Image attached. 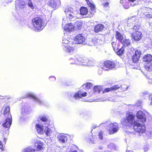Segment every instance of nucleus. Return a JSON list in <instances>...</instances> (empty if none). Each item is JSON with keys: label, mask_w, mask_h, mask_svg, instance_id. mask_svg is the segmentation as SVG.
Returning <instances> with one entry per match:
<instances>
[{"label": "nucleus", "mask_w": 152, "mask_h": 152, "mask_svg": "<svg viewBox=\"0 0 152 152\" xmlns=\"http://www.w3.org/2000/svg\"><path fill=\"white\" fill-rule=\"evenodd\" d=\"M125 1V0H121L120 1V3L121 4L124 3Z\"/></svg>", "instance_id": "nucleus-60"}, {"label": "nucleus", "mask_w": 152, "mask_h": 152, "mask_svg": "<svg viewBox=\"0 0 152 152\" xmlns=\"http://www.w3.org/2000/svg\"><path fill=\"white\" fill-rule=\"evenodd\" d=\"M147 114L149 113L145 111L139 110L137 112L136 116L140 121L144 123L146 121V117Z\"/></svg>", "instance_id": "nucleus-6"}, {"label": "nucleus", "mask_w": 152, "mask_h": 152, "mask_svg": "<svg viewBox=\"0 0 152 152\" xmlns=\"http://www.w3.org/2000/svg\"><path fill=\"white\" fill-rule=\"evenodd\" d=\"M116 38L121 42L123 40L124 38L123 36L118 31L116 32L115 35Z\"/></svg>", "instance_id": "nucleus-31"}, {"label": "nucleus", "mask_w": 152, "mask_h": 152, "mask_svg": "<svg viewBox=\"0 0 152 152\" xmlns=\"http://www.w3.org/2000/svg\"><path fill=\"white\" fill-rule=\"evenodd\" d=\"M88 60V59L86 58L83 59L82 58H81L80 62L82 63L80 64V65H85L84 64H83V62H86V61L85 60Z\"/></svg>", "instance_id": "nucleus-52"}, {"label": "nucleus", "mask_w": 152, "mask_h": 152, "mask_svg": "<svg viewBox=\"0 0 152 152\" xmlns=\"http://www.w3.org/2000/svg\"><path fill=\"white\" fill-rule=\"evenodd\" d=\"M53 129H54V128H51V129L49 128H46V129H45L46 134L48 136H50L53 132Z\"/></svg>", "instance_id": "nucleus-34"}, {"label": "nucleus", "mask_w": 152, "mask_h": 152, "mask_svg": "<svg viewBox=\"0 0 152 152\" xmlns=\"http://www.w3.org/2000/svg\"><path fill=\"white\" fill-rule=\"evenodd\" d=\"M25 2L22 1H16L15 3V7L18 10H22L26 8Z\"/></svg>", "instance_id": "nucleus-16"}, {"label": "nucleus", "mask_w": 152, "mask_h": 152, "mask_svg": "<svg viewBox=\"0 0 152 152\" xmlns=\"http://www.w3.org/2000/svg\"><path fill=\"white\" fill-rule=\"evenodd\" d=\"M128 2L127 3V5H126V4H125V5H124V4L123 5L125 9H127L129 8L130 5L131 6H132L130 5V3H129V1L128 0Z\"/></svg>", "instance_id": "nucleus-43"}, {"label": "nucleus", "mask_w": 152, "mask_h": 152, "mask_svg": "<svg viewBox=\"0 0 152 152\" xmlns=\"http://www.w3.org/2000/svg\"><path fill=\"white\" fill-rule=\"evenodd\" d=\"M43 148L42 146L41 145H38L37 146V149L38 151H40L42 150Z\"/></svg>", "instance_id": "nucleus-50"}, {"label": "nucleus", "mask_w": 152, "mask_h": 152, "mask_svg": "<svg viewBox=\"0 0 152 152\" xmlns=\"http://www.w3.org/2000/svg\"><path fill=\"white\" fill-rule=\"evenodd\" d=\"M75 27L78 29H80L82 25V23L81 21H77L75 23Z\"/></svg>", "instance_id": "nucleus-39"}, {"label": "nucleus", "mask_w": 152, "mask_h": 152, "mask_svg": "<svg viewBox=\"0 0 152 152\" xmlns=\"http://www.w3.org/2000/svg\"><path fill=\"white\" fill-rule=\"evenodd\" d=\"M45 125L37 124L36 125V129L37 132L40 134H42L45 132V129L44 128Z\"/></svg>", "instance_id": "nucleus-21"}, {"label": "nucleus", "mask_w": 152, "mask_h": 152, "mask_svg": "<svg viewBox=\"0 0 152 152\" xmlns=\"http://www.w3.org/2000/svg\"><path fill=\"white\" fill-rule=\"evenodd\" d=\"M32 22L35 30L38 31L42 30L46 24L45 21L40 17H36L34 18Z\"/></svg>", "instance_id": "nucleus-1"}, {"label": "nucleus", "mask_w": 152, "mask_h": 152, "mask_svg": "<svg viewBox=\"0 0 152 152\" xmlns=\"http://www.w3.org/2000/svg\"><path fill=\"white\" fill-rule=\"evenodd\" d=\"M28 5L29 7H30L32 9H33L34 8V6L33 5L32 2L29 1L28 3Z\"/></svg>", "instance_id": "nucleus-48"}, {"label": "nucleus", "mask_w": 152, "mask_h": 152, "mask_svg": "<svg viewBox=\"0 0 152 152\" xmlns=\"http://www.w3.org/2000/svg\"><path fill=\"white\" fill-rule=\"evenodd\" d=\"M104 26L102 24H97L96 25L94 28V31L98 33L102 31L104 29Z\"/></svg>", "instance_id": "nucleus-24"}, {"label": "nucleus", "mask_w": 152, "mask_h": 152, "mask_svg": "<svg viewBox=\"0 0 152 152\" xmlns=\"http://www.w3.org/2000/svg\"><path fill=\"white\" fill-rule=\"evenodd\" d=\"M27 96L33 99L36 103L39 104H43L42 101L40 100L36 97L34 94L32 93H29L27 94Z\"/></svg>", "instance_id": "nucleus-14"}, {"label": "nucleus", "mask_w": 152, "mask_h": 152, "mask_svg": "<svg viewBox=\"0 0 152 152\" xmlns=\"http://www.w3.org/2000/svg\"><path fill=\"white\" fill-rule=\"evenodd\" d=\"M145 95H146L145 93H142L141 94V96H144Z\"/></svg>", "instance_id": "nucleus-61"}, {"label": "nucleus", "mask_w": 152, "mask_h": 152, "mask_svg": "<svg viewBox=\"0 0 152 152\" xmlns=\"http://www.w3.org/2000/svg\"><path fill=\"white\" fill-rule=\"evenodd\" d=\"M89 45V46H94L95 44H97L96 40L95 39L90 40L88 42L86 41V44Z\"/></svg>", "instance_id": "nucleus-38"}, {"label": "nucleus", "mask_w": 152, "mask_h": 152, "mask_svg": "<svg viewBox=\"0 0 152 152\" xmlns=\"http://www.w3.org/2000/svg\"><path fill=\"white\" fill-rule=\"evenodd\" d=\"M102 5L105 8H107L109 7V3L107 1L103 3Z\"/></svg>", "instance_id": "nucleus-45"}, {"label": "nucleus", "mask_w": 152, "mask_h": 152, "mask_svg": "<svg viewBox=\"0 0 152 152\" xmlns=\"http://www.w3.org/2000/svg\"><path fill=\"white\" fill-rule=\"evenodd\" d=\"M4 142L5 143V142L7 140V139H6L5 138H4Z\"/></svg>", "instance_id": "nucleus-63"}, {"label": "nucleus", "mask_w": 152, "mask_h": 152, "mask_svg": "<svg viewBox=\"0 0 152 152\" xmlns=\"http://www.w3.org/2000/svg\"><path fill=\"white\" fill-rule=\"evenodd\" d=\"M118 64V63L117 61H107L104 62V65L101 67L104 70H107L116 67Z\"/></svg>", "instance_id": "nucleus-4"}, {"label": "nucleus", "mask_w": 152, "mask_h": 152, "mask_svg": "<svg viewBox=\"0 0 152 152\" xmlns=\"http://www.w3.org/2000/svg\"><path fill=\"white\" fill-rule=\"evenodd\" d=\"M60 0H50L48 5L54 8H56L60 4Z\"/></svg>", "instance_id": "nucleus-18"}, {"label": "nucleus", "mask_w": 152, "mask_h": 152, "mask_svg": "<svg viewBox=\"0 0 152 152\" xmlns=\"http://www.w3.org/2000/svg\"><path fill=\"white\" fill-rule=\"evenodd\" d=\"M126 152H133L132 151H126Z\"/></svg>", "instance_id": "nucleus-64"}, {"label": "nucleus", "mask_w": 152, "mask_h": 152, "mask_svg": "<svg viewBox=\"0 0 152 152\" xmlns=\"http://www.w3.org/2000/svg\"><path fill=\"white\" fill-rule=\"evenodd\" d=\"M141 51L140 50L136 51L135 53L132 58V61L134 63H136L138 61L141 54Z\"/></svg>", "instance_id": "nucleus-19"}, {"label": "nucleus", "mask_w": 152, "mask_h": 152, "mask_svg": "<svg viewBox=\"0 0 152 152\" xmlns=\"http://www.w3.org/2000/svg\"><path fill=\"white\" fill-rule=\"evenodd\" d=\"M86 62H83V64L85 65L89 66H93L95 64V61L93 60H85Z\"/></svg>", "instance_id": "nucleus-30"}, {"label": "nucleus", "mask_w": 152, "mask_h": 152, "mask_svg": "<svg viewBox=\"0 0 152 152\" xmlns=\"http://www.w3.org/2000/svg\"><path fill=\"white\" fill-rule=\"evenodd\" d=\"M119 88L120 87L118 85H115L110 88H105L103 91V93H104V92H108L112 90H116Z\"/></svg>", "instance_id": "nucleus-28"}, {"label": "nucleus", "mask_w": 152, "mask_h": 152, "mask_svg": "<svg viewBox=\"0 0 152 152\" xmlns=\"http://www.w3.org/2000/svg\"><path fill=\"white\" fill-rule=\"evenodd\" d=\"M81 58L77 57L74 58H71L69 59V63L72 64H80L82 63L80 62Z\"/></svg>", "instance_id": "nucleus-17"}, {"label": "nucleus", "mask_w": 152, "mask_h": 152, "mask_svg": "<svg viewBox=\"0 0 152 152\" xmlns=\"http://www.w3.org/2000/svg\"><path fill=\"white\" fill-rule=\"evenodd\" d=\"M127 22L128 25H129V26L134 25V26L136 25L135 24H137V23L138 22V20L136 16L131 17L128 18Z\"/></svg>", "instance_id": "nucleus-15"}, {"label": "nucleus", "mask_w": 152, "mask_h": 152, "mask_svg": "<svg viewBox=\"0 0 152 152\" xmlns=\"http://www.w3.org/2000/svg\"><path fill=\"white\" fill-rule=\"evenodd\" d=\"M145 69L147 71L151 72L152 71V64L150 63L147 64L145 66Z\"/></svg>", "instance_id": "nucleus-35"}, {"label": "nucleus", "mask_w": 152, "mask_h": 152, "mask_svg": "<svg viewBox=\"0 0 152 152\" xmlns=\"http://www.w3.org/2000/svg\"><path fill=\"white\" fill-rule=\"evenodd\" d=\"M80 14L82 15H86L88 14V10L86 7H82L80 9Z\"/></svg>", "instance_id": "nucleus-29"}, {"label": "nucleus", "mask_w": 152, "mask_h": 152, "mask_svg": "<svg viewBox=\"0 0 152 152\" xmlns=\"http://www.w3.org/2000/svg\"><path fill=\"white\" fill-rule=\"evenodd\" d=\"M63 20L62 27L65 31L66 32H70L74 31L75 26L72 23H70L66 24L67 20L66 19V18H63Z\"/></svg>", "instance_id": "nucleus-3"}, {"label": "nucleus", "mask_w": 152, "mask_h": 152, "mask_svg": "<svg viewBox=\"0 0 152 152\" xmlns=\"http://www.w3.org/2000/svg\"><path fill=\"white\" fill-rule=\"evenodd\" d=\"M131 41L129 39H124L123 40L121 43L124 45V47L125 46H127L129 45L130 44Z\"/></svg>", "instance_id": "nucleus-36"}, {"label": "nucleus", "mask_w": 152, "mask_h": 152, "mask_svg": "<svg viewBox=\"0 0 152 152\" xmlns=\"http://www.w3.org/2000/svg\"><path fill=\"white\" fill-rule=\"evenodd\" d=\"M151 10V9L149 8H147L146 7H143L140 9L139 10V11H141L142 12L147 13L149 12Z\"/></svg>", "instance_id": "nucleus-40"}, {"label": "nucleus", "mask_w": 152, "mask_h": 152, "mask_svg": "<svg viewBox=\"0 0 152 152\" xmlns=\"http://www.w3.org/2000/svg\"><path fill=\"white\" fill-rule=\"evenodd\" d=\"M117 98V97H113V98L110 97L108 98V100L111 101L116 102L117 101V99H116Z\"/></svg>", "instance_id": "nucleus-46"}, {"label": "nucleus", "mask_w": 152, "mask_h": 152, "mask_svg": "<svg viewBox=\"0 0 152 152\" xmlns=\"http://www.w3.org/2000/svg\"><path fill=\"white\" fill-rule=\"evenodd\" d=\"M134 118V116L133 114L130 113L127 114L125 121L128 125L132 124L135 122Z\"/></svg>", "instance_id": "nucleus-13"}, {"label": "nucleus", "mask_w": 152, "mask_h": 152, "mask_svg": "<svg viewBox=\"0 0 152 152\" xmlns=\"http://www.w3.org/2000/svg\"><path fill=\"white\" fill-rule=\"evenodd\" d=\"M75 43L78 44H86V39L83 34H80L75 36L74 38Z\"/></svg>", "instance_id": "nucleus-11"}, {"label": "nucleus", "mask_w": 152, "mask_h": 152, "mask_svg": "<svg viewBox=\"0 0 152 152\" xmlns=\"http://www.w3.org/2000/svg\"><path fill=\"white\" fill-rule=\"evenodd\" d=\"M124 46H123L117 52V54L119 56H121L124 53Z\"/></svg>", "instance_id": "nucleus-42"}, {"label": "nucleus", "mask_w": 152, "mask_h": 152, "mask_svg": "<svg viewBox=\"0 0 152 152\" xmlns=\"http://www.w3.org/2000/svg\"><path fill=\"white\" fill-rule=\"evenodd\" d=\"M149 2L152 3V0H146L145 3H149Z\"/></svg>", "instance_id": "nucleus-58"}, {"label": "nucleus", "mask_w": 152, "mask_h": 152, "mask_svg": "<svg viewBox=\"0 0 152 152\" xmlns=\"http://www.w3.org/2000/svg\"><path fill=\"white\" fill-rule=\"evenodd\" d=\"M142 104V102L140 100L138 101L136 103L135 105L137 107L141 106Z\"/></svg>", "instance_id": "nucleus-49"}, {"label": "nucleus", "mask_w": 152, "mask_h": 152, "mask_svg": "<svg viewBox=\"0 0 152 152\" xmlns=\"http://www.w3.org/2000/svg\"><path fill=\"white\" fill-rule=\"evenodd\" d=\"M72 39L69 38L67 36H65L63 37L62 40L63 46L64 45H67L72 44Z\"/></svg>", "instance_id": "nucleus-20"}, {"label": "nucleus", "mask_w": 152, "mask_h": 152, "mask_svg": "<svg viewBox=\"0 0 152 152\" xmlns=\"http://www.w3.org/2000/svg\"><path fill=\"white\" fill-rule=\"evenodd\" d=\"M69 152H77V151L73 150H70Z\"/></svg>", "instance_id": "nucleus-59"}, {"label": "nucleus", "mask_w": 152, "mask_h": 152, "mask_svg": "<svg viewBox=\"0 0 152 152\" xmlns=\"http://www.w3.org/2000/svg\"><path fill=\"white\" fill-rule=\"evenodd\" d=\"M145 16L148 18H152V15L150 14H145Z\"/></svg>", "instance_id": "nucleus-53"}, {"label": "nucleus", "mask_w": 152, "mask_h": 152, "mask_svg": "<svg viewBox=\"0 0 152 152\" xmlns=\"http://www.w3.org/2000/svg\"><path fill=\"white\" fill-rule=\"evenodd\" d=\"M6 117V118L3 121L2 125L5 128L7 129V130H8L12 124V117L11 115H9V117Z\"/></svg>", "instance_id": "nucleus-12"}, {"label": "nucleus", "mask_w": 152, "mask_h": 152, "mask_svg": "<svg viewBox=\"0 0 152 152\" xmlns=\"http://www.w3.org/2000/svg\"><path fill=\"white\" fill-rule=\"evenodd\" d=\"M73 9L70 7H68L65 8L64 10L66 16L69 20L75 18V16L73 12Z\"/></svg>", "instance_id": "nucleus-9"}, {"label": "nucleus", "mask_w": 152, "mask_h": 152, "mask_svg": "<svg viewBox=\"0 0 152 152\" xmlns=\"http://www.w3.org/2000/svg\"><path fill=\"white\" fill-rule=\"evenodd\" d=\"M108 148L110 149L111 151L116 150V147L115 145L113 143H110L107 145Z\"/></svg>", "instance_id": "nucleus-41"}, {"label": "nucleus", "mask_w": 152, "mask_h": 152, "mask_svg": "<svg viewBox=\"0 0 152 152\" xmlns=\"http://www.w3.org/2000/svg\"><path fill=\"white\" fill-rule=\"evenodd\" d=\"M50 80L52 81H54L56 80V78L55 77L53 76H51L49 77Z\"/></svg>", "instance_id": "nucleus-54"}, {"label": "nucleus", "mask_w": 152, "mask_h": 152, "mask_svg": "<svg viewBox=\"0 0 152 152\" xmlns=\"http://www.w3.org/2000/svg\"><path fill=\"white\" fill-rule=\"evenodd\" d=\"M87 93L86 92L79 91L75 93L71 92L69 95L70 97V98H73L75 99H78L83 97H85Z\"/></svg>", "instance_id": "nucleus-5"}, {"label": "nucleus", "mask_w": 152, "mask_h": 152, "mask_svg": "<svg viewBox=\"0 0 152 152\" xmlns=\"http://www.w3.org/2000/svg\"><path fill=\"white\" fill-rule=\"evenodd\" d=\"M108 130L110 134H113L117 132L119 129V126L117 123H111L108 126Z\"/></svg>", "instance_id": "nucleus-8"}, {"label": "nucleus", "mask_w": 152, "mask_h": 152, "mask_svg": "<svg viewBox=\"0 0 152 152\" xmlns=\"http://www.w3.org/2000/svg\"><path fill=\"white\" fill-rule=\"evenodd\" d=\"M57 139L60 142L66 143L67 140V137L63 134H59L57 136Z\"/></svg>", "instance_id": "nucleus-23"}, {"label": "nucleus", "mask_w": 152, "mask_h": 152, "mask_svg": "<svg viewBox=\"0 0 152 152\" xmlns=\"http://www.w3.org/2000/svg\"><path fill=\"white\" fill-rule=\"evenodd\" d=\"M22 152H35V151L34 148L29 147L23 149Z\"/></svg>", "instance_id": "nucleus-37"}, {"label": "nucleus", "mask_w": 152, "mask_h": 152, "mask_svg": "<svg viewBox=\"0 0 152 152\" xmlns=\"http://www.w3.org/2000/svg\"><path fill=\"white\" fill-rule=\"evenodd\" d=\"M103 132L102 131L99 132L98 136L99 139L101 140L103 139Z\"/></svg>", "instance_id": "nucleus-47"}, {"label": "nucleus", "mask_w": 152, "mask_h": 152, "mask_svg": "<svg viewBox=\"0 0 152 152\" xmlns=\"http://www.w3.org/2000/svg\"><path fill=\"white\" fill-rule=\"evenodd\" d=\"M63 48L65 50L69 53L73 52L74 50L73 47L72 46H71L69 45H63Z\"/></svg>", "instance_id": "nucleus-26"}, {"label": "nucleus", "mask_w": 152, "mask_h": 152, "mask_svg": "<svg viewBox=\"0 0 152 152\" xmlns=\"http://www.w3.org/2000/svg\"><path fill=\"white\" fill-rule=\"evenodd\" d=\"M140 26L139 25H134L132 29L135 31L132 34L131 36L132 38L135 40L138 41L140 40L142 38V33L140 31H137L139 29Z\"/></svg>", "instance_id": "nucleus-2"}, {"label": "nucleus", "mask_w": 152, "mask_h": 152, "mask_svg": "<svg viewBox=\"0 0 152 152\" xmlns=\"http://www.w3.org/2000/svg\"><path fill=\"white\" fill-rule=\"evenodd\" d=\"M149 82L150 83L152 84V80L149 79Z\"/></svg>", "instance_id": "nucleus-62"}, {"label": "nucleus", "mask_w": 152, "mask_h": 152, "mask_svg": "<svg viewBox=\"0 0 152 152\" xmlns=\"http://www.w3.org/2000/svg\"><path fill=\"white\" fill-rule=\"evenodd\" d=\"M134 129L135 131L140 134L144 133L145 131V127L144 124L138 122H136L134 124Z\"/></svg>", "instance_id": "nucleus-7"}, {"label": "nucleus", "mask_w": 152, "mask_h": 152, "mask_svg": "<svg viewBox=\"0 0 152 152\" xmlns=\"http://www.w3.org/2000/svg\"><path fill=\"white\" fill-rule=\"evenodd\" d=\"M88 5L89 7L91 10L89 12L90 14H88V15H87V17H91L95 13V5L93 2L91 0H85Z\"/></svg>", "instance_id": "nucleus-10"}, {"label": "nucleus", "mask_w": 152, "mask_h": 152, "mask_svg": "<svg viewBox=\"0 0 152 152\" xmlns=\"http://www.w3.org/2000/svg\"><path fill=\"white\" fill-rule=\"evenodd\" d=\"M143 61L145 62H150L152 61V56L148 54L144 56Z\"/></svg>", "instance_id": "nucleus-27"}, {"label": "nucleus", "mask_w": 152, "mask_h": 152, "mask_svg": "<svg viewBox=\"0 0 152 152\" xmlns=\"http://www.w3.org/2000/svg\"><path fill=\"white\" fill-rule=\"evenodd\" d=\"M4 114L5 117H9V115H11L10 112V107L8 106H6L3 107Z\"/></svg>", "instance_id": "nucleus-25"}, {"label": "nucleus", "mask_w": 152, "mask_h": 152, "mask_svg": "<svg viewBox=\"0 0 152 152\" xmlns=\"http://www.w3.org/2000/svg\"><path fill=\"white\" fill-rule=\"evenodd\" d=\"M146 135L148 137H151L152 136V131L147 132L146 133Z\"/></svg>", "instance_id": "nucleus-44"}, {"label": "nucleus", "mask_w": 152, "mask_h": 152, "mask_svg": "<svg viewBox=\"0 0 152 152\" xmlns=\"http://www.w3.org/2000/svg\"><path fill=\"white\" fill-rule=\"evenodd\" d=\"M96 141L97 140H94V139H91L90 140V141L92 143H96Z\"/></svg>", "instance_id": "nucleus-56"}, {"label": "nucleus", "mask_w": 152, "mask_h": 152, "mask_svg": "<svg viewBox=\"0 0 152 152\" xmlns=\"http://www.w3.org/2000/svg\"><path fill=\"white\" fill-rule=\"evenodd\" d=\"M40 120L42 121V124L45 125V127H48L50 124V121L48 119V117L44 116L40 117Z\"/></svg>", "instance_id": "nucleus-22"}, {"label": "nucleus", "mask_w": 152, "mask_h": 152, "mask_svg": "<svg viewBox=\"0 0 152 152\" xmlns=\"http://www.w3.org/2000/svg\"><path fill=\"white\" fill-rule=\"evenodd\" d=\"M93 85L91 83L88 82L84 84L83 86V88L85 89H89L92 87Z\"/></svg>", "instance_id": "nucleus-33"}, {"label": "nucleus", "mask_w": 152, "mask_h": 152, "mask_svg": "<svg viewBox=\"0 0 152 152\" xmlns=\"http://www.w3.org/2000/svg\"><path fill=\"white\" fill-rule=\"evenodd\" d=\"M102 90V88L100 86H95L93 89L94 92L96 94L99 93Z\"/></svg>", "instance_id": "nucleus-32"}, {"label": "nucleus", "mask_w": 152, "mask_h": 152, "mask_svg": "<svg viewBox=\"0 0 152 152\" xmlns=\"http://www.w3.org/2000/svg\"><path fill=\"white\" fill-rule=\"evenodd\" d=\"M111 44L113 49L114 50L115 48L116 43L115 42H113L111 43Z\"/></svg>", "instance_id": "nucleus-55"}, {"label": "nucleus", "mask_w": 152, "mask_h": 152, "mask_svg": "<svg viewBox=\"0 0 152 152\" xmlns=\"http://www.w3.org/2000/svg\"><path fill=\"white\" fill-rule=\"evenodd\" d=\"M149 105H152V95H150L149 96Z\"/></svg>", "instance_id": "nucleus-51"}, {"label": "nucleus", "mask_w": 152, "mask_h": 152, "mask_svg": "<svg viewBox=\"0 0 152 152\" xmlns=\"http://www.w3.org/2000/svg\"><path fill=\"white\" fill-rule=\"evenodd\" d=\"M3 145L2 144V142L1 141H0V149H1L2 151H3Z\"/></svg>", "instance_id": "nucleus-57"}]
</instances>
